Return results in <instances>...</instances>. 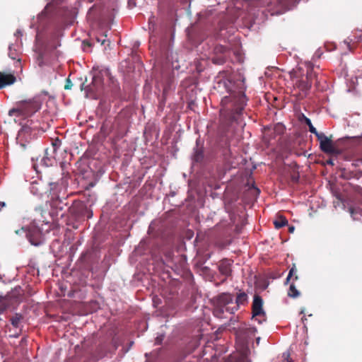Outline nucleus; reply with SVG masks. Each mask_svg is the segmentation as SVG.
<instances>
[{
  "label": "nucleus",
  "instance_id": "58836bf2",
  "mask_svg": "<svg viewBox=\"0 0 362 362\" xmlns=\"http://www.w3.org/2000/svg\"><path fill=\"white\" fill-rule=\"evenodd\" d=\"M319 51L316 52L315 54H317V57H320V54H318Z\"/></svg>",
  "mask_w": 362,
  "mask_h": 362
},
{
  "label": "nucleus",
  "instance_id": "f3484780",
  "mask_svg": "<svg viewBox=\"0 0 362 362\" xmlns=\"http://www.w3.org/2000/svg\"><path fill=\"white\" fill-rule=\"evenodd\" d=\"M238 332L240 335H242L243 337L246 338L250 336H255L257 329L254 327H250L245 325L239 329Z\"/></svg>",
  "mask_w": 362,
  "mask_h": 362
},
{
  "label": "nucleus",
  "instance_id": "b1692460",
  "mask_svg": "<svg viewBox=\"0 0 362 362\" xmlns=\"http://www.w3.org/2000/svg\"><path fill=\"white\" fill-rule=\"evenodd\" d=\"M288 296L291 298H297L300 296V292L297 290L293 283H292L288 291Z\"/></svg>",
  "mask_w": 362,
  "mask_h": 362
},
{
  "label": "nucleus",
  "instance_id": "423d86ee",
  "mask_svg": "<svg viewBox=\"0 0 362 362\" xmlns=\"http://www.w3.org/2000/svg\"><path fill=\"white\" fill-rule=\"evenodd\" d=\"M318 83L317 74L314 71L313 68L308 69L305 76L297 81L296 86L305 95L311 88L313 82Z\"/></svg>",
  "mask_w": 362,
  "mask_h": 362
},
{
  "label": "nucleus",
  "instance_id": "4be33fe9",
  "mask_svg": "<svg viewBox=\"0 0 362 362\" xmlns=\"http://www.w3.org/2000/svg\"><path fill=\"white\" fill-rule=\"evenodd\" d=\"M274 224L276 229H279L288 224V220L285 217L280 216L274 221Z\"/></svg>",
  "mask_w": 362,
  "mask_h": 362
},
{
  "label": "nucleus",
  "instance_id": "c85d7f7f",
  "mask_svg": "<svg viewBox=\"0 0 362 362\" xmlns=\"http://www.w3.org/2000/svg\"><path fill=\"white\" fill-rule=\"evenodd\" d=\"M107 35H103L101 37H97L96 40L97 42H100L101 45H104L105 42L106 41Z\"/></svg>",
  "mask_w": 362,
  "mask_h": 362
},
{
  "label": "nucleus",
  "instance_id": "a211bd4d",
  "mask_svg": "<svg viewBox=\"0 0 362 362\" xmlns=\"http://www.w3.org/2000/svg\"><path fill=\"white\" fill-rule=\"evenodd\" d=\"M54 153H52V152L49 153V148H46L45 151V156L42 159L43 165L45 166L52 165L54 160Z\"/></svg>",
  "mask_w": 362,
  "mask_h": 362
},
{
  "label": "nucleus",
  "instance_id": "a878e982",
  "mask_svg": "<svg viewBox=\"0 0 362 362\" xmlns=\"http://www.w3.org/2000/svg\"><path fill=\"white\" fill-rule=\"evenodd\" d=\"M296 272V267L295 265H293L289 272H288V274L287 276V278L286 279V281H285V284H288V281H290L291 278L293 276V274Z\"/></svg>",
  "mask_w": 362,
  "mask_h": 362
},
{
  "label": "nucleus",
  "instance_id": "4c0bfd02",
  "mask_svg": "<svg viewBox=\"0 0 362 362\" xmlns=\"http://www.w3.org/2000/svg\"><path fill=\"white\" fill-rule=\"evenodd\" d=\"M327 164L331 165H334V163H333V161L332 160H328L327 161Z\"/></svg>",
  "mask_w": 362,
  "mask_h": 362
},
{
  "label": "nucleus",
  "instance_id": "72a5a7b5",
  "mask_svg": "<svg viewBox=\"0 0 362 362\" xmlns=\"http://www.w3.org/2000/svg\"><path fill=\"white\" fill-rule=\"evenodd\" d=\"M70 83H71L70 80L67 79V83L65 85V87H64L65 89H69L71 88L70 84H69Z\"/></svg>",
  "mask_w": 362,
  "mask_h": 362
},
{
  "label": "nucleus",
  "instance_id": "6ab92c4d",
  "mask_svg": "<svg viewBox=\"0 0 362 362\" xmlns=\"http://www.w3.org/2000/svg\"><path fill=\"white\" fill-rule=\"evenodd\" d=\"M8 57L13 60L17 59V66H21V59L19 58V52L16 49V46L13 45H11L8 47Z\"/></svg>",
  "mask_w": 362,
  "mask_h": 362
},
{
  "label": "nucleus",
  "instance_id": "7c9ffc66",
  "mask_svg": "<svg viewBox=\"0 0 362 362\" xmlns=\"http://www.w3.org/2000/svg\"><path fill=\"white\" fill-rule=\"evenodd\" d=\"M128 6L130 8L136 6V0H128Z\"/></svg>",
  "mask_w": 362,
  "mask_h": 362
},
{
  "label": "nucleus",
  "instance_id": "c9c22d12",
  "mask_svg": "<svg viewBox=\"0 0 362 362\" xmlns=\"http://www.w3.org/2000/svg\"><path fill=\"white\" fill-rule=\"evenodd\" d=\"M6 206V204L4 202H0V211Z\"/></svg>",
  "mask_w": 362,
  "mask_h": 362
},
{
  "label": "nucleus",
  "instance_id": "aec40b11",
  "mask_svg": "<svg viewBox=\"0 0 362 362\" xmlns=\"http://www.w3.org/2000/svg\"><path fill=\"white\" fill-rule=\"evenodd\" d=\"M23 317L20 313H16L11 319V323L13 327L18 328L20 326L21 321L23 320Z\"/></svg>",
  "mask_w": 362,
  "mask_h": 362
},
{
  "label": "nucleus",
  "instance_id": "dca6fc26",
  "mask_svg": "<svg viewBox=\"0 0 362 362\" xmlns=\"http://www.w3.org/2000/svg\"><path fill=\"white\" fill-rule=\"evenodd\" d=\"M204 158V148L203 146H199L197 142V146L194 148V153L192 155V160L194 163H201L203 162Z\"/></svg>",
  "mask_w": 362,
  "mask_h": 362
},
{
  "label": "nucleus",
  "instance_id": "ddd939ff",
  "mask_svg": "<svg viewBox=\"0 0 362 362\" xmlns=\"http://www.w3.org/2000/svg\"><path fill=\"white\" fill-rule=\"evenodd\" d=\"M233 262V260L226 258L219 262L218 267V271L221 275L225 276V279L222 281L223 282H224L228 277L231 276Z\"/></svg>",
  "mask_w": 362,
  "mask_h": 362
},
{
  "label": "nucleus",
  "instance_id": "20e7f679",
  "mask_svg": "<svg viewBox=\"0 0 362 362\" xmlns=\"http://www.w3.org/2000/svg\"><path fill=\"white\" fill-rule=\"evenodd\" d=\"M15 233L17 235L25 234L30 243L34 246L41 245L45 241L42 230L35 221L30 223L29 226L16 230Z\"/></svg>",
  "mask_w": 362,
  "mask_h": 362
},
{
  "label": "nucleus",
  "instance_id": "0eeeda50",
  "mask_svg": "<svg viewBox=\"0 0 362 362\" xmlns=\"http://www.w3.org/2000/svg\"><path fill=\"white\" fill-rule=\"evenodd\" d=\"M49 185V197L66 198V185L62 180L51 182Z\"/></svg>",
  "mask_w": 362,
  "mask_h": 362
},
{
  "label": "nucleus",
  "instance_id": "f704fd0d",
  "mask_svg": "<svg viewBox=\"0 0 362 362\" xmlns=\"http://www.w3.org/2000/svg\"><path fill=\"white\" fill-rule=\"evenodd\" d=\"M294 230H295V227H294L293 226H290L288 227V231H289V233H293Z\"/></svg>",
  "mask_w": 362,
  "mask_h": 362
},
{
  "label": "nucleus",
  "instance_id": "c756f323",
  "mask_svg": "<svg viewBox=\"0 0 362 362\" xmlns=\"http://www.w3.org/2000/svg\"><path fill=\"white\" fill-rule=\"evenodd\" d=\"M284 129V126H283V125H281V124H276V125L275 126V128H274L275 131H277V132H279V133L283 132Z\"/></svg>",
  "mask_w": 362,
  "mask_h": 362
},
{
  "label": "nucleus",
  "instance_id": "39448f33",
  "mask_svg": "<svg viewBox=\"0 0 362 362\" xmlns=\"http://www.w3.org/2000/svg\"><path fill=\"white\" fill-rule=\"evenodd\" d=\"M214 301V315L217 317L221 318L223 313L226 312V307H231L230 305L233 304V297L230 293H223L218 295Z\"/></svg>",
  "mask_w": 362,
  "mask_h": 362
},
{
  "label": "nucleus",
  "instance_id": "f257e3e1",
  "mask_svg": "<svg viewBox=\"0 0 362 362\" xmlns=\"http://www.w3.org/2000/svg\"><path fill=\"white\" fill-rule=\"evenodd\" d=\"M230 80H223L218 83V88H223L228 95L221 100L220 115L221 125L226 130V136L234 134L238 126L243 127V115L247 105V98L245 88Z\"/></svg>",
  "mask_w": 362,
  "mask_h": 362
},
{
  "label": "nucleus",
  "instance_id": "2f4dec72",
  "mask_svg": "<svg viewBox=\"0 0 362 362\" xmlns=\"http://www.w3.org/2000/svg\"><path fill=\"white\" fill-rule=\"evenodd\" d=\"M7 305L2 303L1 306L0 307V315L4 313V312L6 310Z\"/></svg>",
  "mask_w": 362,
  "mask_h": 362
},
{
  "label": "nucleus",
  "instance_id": "f8f14e48",
  "mask_svg": "<svg viewBox=\"0 0 362 362\" xmlns=\"http://www.w3.org/2000/svg\"><path fill=\"white\" fill-rule=\"evenodd\" d=\"M248 297L245 292L240 291L236 296L235 303L232 307H226V310L230 314L235 313L240 305H244L247 303Z\"/></svg>",
  "mask_w": 362,
  "mask_h": 362
},
{
  "label": "nucleus",
  "instance_id": "5701e85b",
  "mask_svg": "<svg viewBox=\"0 0 362 362\" xmlns=\"http://www.w3.org/2000/svg\"><path fill=\"white\" fill-rule=\"evenodd\" d=\"M101 84V78L99 74L95 75L93 78L92 86L93 87H90L91 90L98 91L99 90V86Z\"/></svg>",
  "mask_w": 362,
  "mask_h": 362
},
{
  "label": "nucleus",
  "instance_id": "9b49d317",
  "mask_svg": "<svg viewBox=\"0 0 362 362\" xmlns=\"http://www.w3.org/2000/svg\"><path fill=\"white\" fill-rule=\"evenodd\" d=\"M263 300L262 297L257 294H255L253 298L252 305V317H263L262 320H259L258 322L261 324L262 321H265V312L264 311L263 308Z\"/></svg>",
  "mask_w": 362,
  "mask_h": 362
},
{
  "label": "nucleus",
  "instance_id": "cd10ccee",
  "mask_svg": "<svg viewBox=\"0 0 362 362\" xmlns=\"http://www.w3.org/2000/svg\"><path fill=\"white\" fill-rule=\"evenodd\" d=\"M109 4H110L112 9L115 11L117 7V1L118 0H107Z\"/></svg>",
  "mask_w": 362,
  "mask_h": 362
},
{
  "label": "nucleus",
  "instance_id": "7ed1b4c3",
  "mask_svg": "<svg viewBox=\"0 0 362 362\" xmlns=\"http://www.w3.org/2000/svg\"><path fill=\"white\" fill-rule=\"evenodd\" d=\"M42 129L37 122L28 120L19 130L16 137L17 143L23 148H25L26 144L33 139L40 131L44 132Z\"/></svg>",
  "mask_w": 362,
  "mask_h": 362
},
{
  "label": "nucleus",
  "instance_id": "1a4fd4ad",
  "mask_svg": "<svg viewBox=\"0 0 362 362\" xmlns=\"http://www.w3.org/2000/svg\"><path fill=\"white\" fill-rule=\"evenodd\" d=\"M316 137L320 141V148L322 152L329 154L340 153V151L334 146L332 139L328 138L324 133H320Z\"/></svg>",
  "mask_w": 362,
  "mask_h": 362
},
{
  "label": "nucleus",
  "instance_id": "6e6552de",
  "mask_svg": "<svg viewBox=\"0 0 362 362\" xmlns=\"http://www.w3.org/2000/svg\"><path fill=\"white\" fill-rule=\"evenodd\" d=\"M230 50L223 45H216L213 49V56L211 57V62L218 65L224 64L229 57Z\"/></svg>",
  "mask_w": 362,
  "mask_h": 362
},
{
  "label": "nucleus",
  "instance_id": "473e14b6",
  "mask_svg": "<svg viewBox=\"0 0 362 362\" xmlns=\"http://www.w3.org/2000/svg\"><path fill=\"white\" fill-rule=\"evenodd\" d=\"M163 339V336H160V337H156V344H161Z\"/></svg>",
  "mask_w": 362,
  "mask_h": 362
},
{
  "label": "nucleus",
  "instance_id": "4468645a",
  "mask_svg": "<svg viewBox=\"0 0 362 362\" xmlns=\"http://www.w3.org/2000/svg\"><path fill=\"white\" fill-rule=\"evenodd\" d=\"M16 80V78L13 74H6L0 71V89L14 83Z\"/></svg>",
  "mask_w": 362,
  "mask_h": 362
},
{
  "label": "nucleus",
  "instance_id": "f03ea898",
  "mask_svg": "<svg viewBox=\"0 0 362 362\" xmlns=\"http://www.w3.org/2000/svg\"><path fill=\"white\" fill-rule=\"evenodd\" d=\"M42 103V101L40 96H35L31 100L21 101L17 103L16 107L9 110L8 115L31 116L41 108Z\"/></svg>",
  "mask_w": 362,
  "mask_h": 362
},
{
  "label": "nucleus",
  "instance_id": "e433bc0d",
  "mask_svg": "<svg viewBox=\"0 0 362 362\" xmlns=\"http://www.w3.org/2000/svg\"><path fill=\"white\" fill-rule=\"evenodd\" d=\"M285 359H286L287 362H292L291 360H289V354H287L286 358H285Z\"/></svg>",
  "mask_w": 362,
  "mask_h": 362
},
{
  "label": "nucleus",
  "instance_id": "ea45409f",
  "mask_svg": "<svg viewBox=\"0 0 362 362\" xmlns=\"http://www.w3.org/2000/svg\"><path fill=\"white\" fill-rule=\"evenodd\" d=\"M44 14L42 13L40 15H39L38 18H41Z\"/></svg>",
  "mask_w": 362,
  "mask_h": 362
},
{
  "label": "nucleus",
  "instance_id": "9d476101",
  "mask_svg": "<svg viewBox=\"0 0 362 362\" xmlns=\"http://www.w3.org/2000/svg\"><path fill=\"white\" fill-rule=\"evenodd\" d=\"M66 198L49 197V200L48 201L50 206L49 214L52 218L57 217L59 213L64 210V207L66 206Z\"/></svg>",
  "mask_w": 362,
  "mask_h": 362
},
{
  "label": "nucleus",
  "instance_id": "bb28decb",
  "mask_svg": "<svg viewBox=\"0 0 362 362\" xmlns=\"http://www.w3.org/2000/svg\"><path fill=\"white\" fill-rule=\"evenodd\" d=\"M354 37L356 42H362V30H356L354 34Z\"/></svg>",
  "mask_w": 362,
  "mask_h": 362
},
{
  "label": "nucleus",
  "instance_id": "412c9836",
  "mask_svg": "<svg viewBox=\"0 0 362 362\" xmlns=\"http://www.w3.org/2000/svg\"><path fill=\"white\" fill-rule=\"evenodd\" d=\"M301 121H303L309 127V131L314 134L315 136L319 134L320 133L316 130V129L312 124L311 120L305 117L304 115H302V117L300 119Z\"/></svg>",
  "mask_w": 362,
  "mask_h": 362
},
{
  "label": "nucleus",
  "instance_id": "79ce46f5",
  "mask_svg": "<svg viewBox=\"0 0 362 362\" xmlns=\"http://www.w3.org/2000/svg\"><path fill=\"white\" fill-rule=\"evenodd\" d=\"M257 189V193L259 194V190L258 189Z\"/></svg>",
  "mask_w": 362,
  "mask_h": 362
},
{
  "label": "nucleus",
  "instance_id": "393cba45",
  "mask_svg": "<svg viewBox=\"0 0 362 362\" xmlns=\"http://www.w3.org/2000/svg\"><path fill=\"white\" fill-rule=\"evenodd\" d=\"M61 146V141L59 139H55L52 142V153H55L57 150Z\"/></svg>",
  "mask_w": 362,
  "mask_h": 362
},
{
  "label": "nucleus",
  "instance_id": "a19ab883",
  "mask_svg": "<svg viewBox=\"0 0 362 362\" xmlns=\"http://www.w3.org/2000/svg\"><path fill=\"white\" fill-rule=\"evenodd\" d=\"M294 279L297 280L298 279V276L296 275L295 277H294Z\"/></svg>",
  "mask_w": 362,
  "mask_h": 362
},
{
  "label": "nucleus",
  "instance_id": "2eb2a0df",
  "mask_svg": "<svg viewBox=\"0 0 362 362\" xmlns=\"http://www.w3.org/2000/svg\"><path fill=\"white\" fill-rule=\"evenodd\" d=\"M61 45L59 35L57 33L51 34L49 39L47 41L45 45L46 49L54 50Z\"/></svg>",
  "mask_w": 362,
  "mask_h": 362
}]
</instances>
